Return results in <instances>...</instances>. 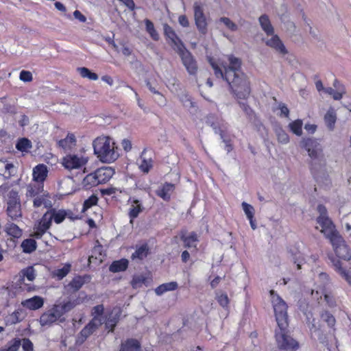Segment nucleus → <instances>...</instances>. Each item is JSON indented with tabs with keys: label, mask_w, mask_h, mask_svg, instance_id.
Instances as JSON below:
<instances>
[{
	"label": "nucleus",
	"mask_w": 351,
	"mask_h": 351,
	"mask_svg": "<svg viewBox=\"0 0 351 351\" xmlns=\"http://www.w3.org/2000/svg\"><path fill=\"white\" fill-rule=\"evenodd\" d=\"M229 64L221 68L211 58L208 62L217 78L223 79L229 85L231 93L237 99H247L251 93L250 82L247 75L241 71V59L228 56Z\"/></svg>",
	"instance_id": "nucleus-1"
},
{
	"label": "nucleus",
	"mask_w": 351,
	"mask_h": 351,
	"mask_svg": "<svg viewBox=\"0 0 351 351\" xmlns=\"http://www.w3.org/2000/svg\"><path fill=\"white\" fill-rule=\"evenodd\" d=\"M302 143L311 158L309 166L313 178L319 184L329 186L331 182L326 169V161L322 145L317 140L311 138H304Z\"/></svg>",
	"instance_id": "nucleus-2"
},
{
	"label": "nucleus",
	"mask_w": 351,
	"mask_h": 351,
	"mask_svg": "<svg viewBox=\"0 0 351 351\" xmlns=\"http://www.w3.org/2000/svg\"><path fill=\"white\" fill-rule=\"evenodd\" d=\"M77 304V300L56 301L51 308L41 315L38 320L40 325L43 327H50L54 324L65 322L64 315L73 309Z\"/></svg>",
	"instance_id": "nucleus-3"
},
{
	"label": "nucleus",
	"mask_w": 351,
	"mask_h": 351,
	"mask_svg": "<svg viewBox=\"0 0 351 351\" xmlns=\"http://www.w3.org/2000/svg\"><path fill=\"white\" fill-rule=\"evenodd\" d=\"M93 147L94 154L102 162H113L119 156L115 150L114 143L108 136L97 137L93 141Z\"/></svg>",
	"instance_id": "nucleus-4"
},
{
	"label": "nucleus",
	"mask_w": 351,
	"mask_h": 351,
	"mask_svg": "<svg viewBox=\"0 0 351 351\" xmlns=\"http://www.w3.org/2000/svg\"><path fill=\"white\" fill-rule=\"evenodd\" d=\"M270 295L278 326H289L286 302L274 290L270 291Z\"/></svg>",
	"instance_id": "nucleus-5"
},
{
	"label": "nucleus",
	"mask_w": 351,
	"mask_h": 351,
	"mask_svg": "<svg viewBox=\"0 0 351 351\" xmlns=\"http://www.w3.org/2000/svg\"><path fill=\"white\" fill-rule=\"evenodd\" d=\"M275 338L278 348L284 351H296L299 348L298 342L289 335L288 326L283 328L278 326L275 330Z\"/></svg>",
	"instance_id": "nucleus-6"
},
{
	"label": "nucleus",
	"mask_w": 351,
	"mask_h": 351,
	"mask_svg": "<svg viewBox=\"0 0 351 351\" xmlns=\"http://www.w3.org/2000/svg\"><path fill=\"white\" fill-rule=\"evenodd\" d=\"M6 213L12 221H19L22 217L21 204L16 191L8 192L6 199Z\"/></svg>",
	"instance_id": "nucleus-7"
},
{
	"label": "nucleus",
	"mask_w": 351,
	"mask_h": 351,
	"mask_svg": "<svg viewBox=\"0 0 351 351\" xmlns=\"http://www.w3.org/2000/svg\"><path fill=\"white\" fill-rule=\"evenodd\" d=\"M177 53L180 56L182 62L188 73L191 75H195L197 72L198 66L192 53L185 48L184 45H180L178 46Z\"/></svg>",
	"instance_id": "nucleus-8"
},
{
	"label": "nucleus",
	"mask_w": 351,
	"mask_h": 351,
	"mask_svg": "<svg viewBox=\"0 0 351 351\" xmlns=\"http://www.w3.org/2000/svg\"><path fill=\"white\" fill-rule=\"evenodd\" d=\"M336 255L343 260L349 261L351 258L349 248L345 240L340 234L330 240Z\"/></svg>",
	"instance_id": "nucleus-9"
},
{
	"label": "nucleus",
	"mask_w": 351,
	"mask_h": 351,
	"mask_svg": "<svg viewBox=\"0 0 351 351\" xmlns=\"http://www.w3.org/2000/svg\"><path fill=\"white\" fill-rule=\"evenodd\" d=\"M194 20L197 29L202 35L208 32V23L204 12V8L200 2H195L193 4Z\"/></svg>",
	"instance_id": "nucleus-10"
},
{
	"label": "nucleus",
	"mask_w": 351,
	"mask_h": 351,
	"mask_svg": "<svg viewBox=\"0 0 351 351\" xmlns=\"http://www.w3.org/2000/svg\"><path fill=\"white\" fill-rule=\"evenodd\" d=\"M317 223L322 227L321 232L329 241L339 234L331 219L328 217H317Z\"/></svg>",
	"instance_id": "nucleus-11"
},
{
	"label": "nucleus",
	"mask_w": 351,
	"mask_h": 351,
	"mask_svg": "<svg viewBox=\"0 0 351 351\" xmlns=\"http://www.w3.org/2000/svg\"><path fill=\"white\" fill-rule=\"evenodd\" d=\"M102 319L96 316L80 331L77 341L83 343L90 335H92L101 325Z\"/></svg>",
	"instance_id": "nucleus-12"
},
{
	"label": "nucleus",
	"mask_w": 351,
	"mask_h": 351,
	"mask_svg": "<svg viewBox=\"0 0 351 351\" xmlns=\"http://www.w3.org/2000/svg\"><path fill=\"white\" fill-rule=\"evenodd\" d=\"M87 159L77 155H67L63 158L62 165L67 169H78L87 162Z\"/></svg>",
	"instance_id": "nucleus-13"
},
{
	"label": "nucleus",
	"mask_w": 351,
	"mask_h": 351,
	"mask_svg": "<svg viewBox=\"0 0 351 351\" xmlns=\"http://www.w3.org/2000/svg\"><path fill=\"white\" fill-rule=\"evenodd\" d=\"M122 311L119 307L115 306L114 307L110 313L108 315L105 326L106 329H108L110 332H113L114 328L116 327L117 323L120 319V317L121 315Z\"/></svg>",
	"instance_id": "nucleus-14"
},
{
	"label": "nucleus",
	"mask_w": 351,
	"mask_h": 351,
	"mask_svg": "<svg viewBox=\"0 0 351 351\" xmlns=\"http://www.w3.org/2000/svg\"><path fill=\"white\" fill-rule=\"evenodd\" d=\"M95 174L99 182V184H104L110 180L114 173V170L110 167H101L99 168L95 171Z\"/></svg>",
	"instance_id": "nucleus-15"
},
{
	"label": "nucleus",
	"mask_w": 351,
	"mask_h": 351,
	"mask_svg": "<svg viewBox=\"0 0 351 351\" xmlns=\"http://www.w3.org/2000/svg\"><path fill=\"white\" fill-rule=\"evenodd\" d=\"M266 45L274 49L278 53L281 55H286L288 53L285 46L277 35L273 36L270 39L266 41Z\"/></svg>",
	"instance_id": "nucleus-16"
},
{
	"label": "nucleus",
	"mask_w": 351,
	"mask_h": 351,
	"mask_svg": "<svg viewBox=\"0 0 351 351\" xmlns=\"http://www.w3.org/2000/svg\"><path fill=\"white\" fill-rule=\"evenodd\" d=\"M21 304L26 308L35 311L40 308L43 306L44 300L42 297L36 295L23 300Z\"/></svg>",
	"instance_id": "nucleus-17"
},
{
	"label": "nucleus",
	"mask_w": 351,
	"mask_h": 351,
	"mask_svg": "<svg viewBox=\"0 0 351 351\" xmlns=\"http://www.w3.org/2000/svg\"><path fill=\"white\" fill-rule=\"evenodd\" d=\"M141 344L136 339L130 338L122 341L119 351H141Z\"/></svg>",
	"instance_id": "nucleus-18"
},
{
	"label": "nucleus",
	"mask_w": 351,
	"mask_h": 351,
	"mask_svg": "<svg viewBox=\"0 0 351 351\" xmlns=\"http://www.w3.org/2000/svg\"><path fill=\"white\" fill-rule=\"evenodd\" d=\"M132 202L131 207L129 209L128 215L130 219V223H132L133 220L136 219L138 215L143 210V206L140 200L136 199L130 198Z\"/></svg>",
	"instance_id": "nucleus-19"
},
{
	"label": "nucleus",
	"mask_w": 351,
	"mask_h": 351,
	"mask_svg": "<svg viewBox=\"0 0 351 351\" xmlns=\"http://www.w3.org/2000/svg\"><path fill=\"white\" fill-rule=\"evenodd\" d=\"M48 173L47 167L44 164H39L33 169V178L37 182H43Z\"/></svg>",
	"instance_id": "nucleus-20"
},
{
	"label": "nucleus",
	"mask_w": 351,
	"mask_h": 351,
	"mask_svg": "<svg viewBox=\"0 0 351 351\" xmlns=\"http://www.w3.org/2000/svg\"><path fill=\"white\" fill-rule=\"evenodd\" d=\"M164 28V33L167 38H168L171 43L176 46V51L178 50V46L180 45H183L182 40L180 39V38L177 36L175 31L173 29V28L169 26L168 24H165L163 26Z\"/></svg>",
	"instance_id": "nucleus-21"
},
{
	"label": "nucleus",
	"mask_w": 351,
	"mask_h": 351,
	"mask_svg": "<svg viewBox=\"0 0 351 351\" xmlns=\"http://www.w3.org/2000/svg\"><path fill=\"white\" fill-rule=\"evenodd\" d=\"M149 252V247L147 243H144L141 245H136V250L132 253L131 258L132 260L138 259L140 261L145 258Z\"/></svg>",
	"instance_id": "nucleus-22"
},
{
	"label": "nucleus",
	"mask_w": 351,
	"mask_h": 351,
	"mask_svg": "<svg viewBox=\"0 0 351 351\" xmlns=\"http://www.w3.org/2000/svg\"><path fill=\"white\" fill-rule=\"evenodd\" d=\"M174 184L166 182L161 189L156 191V193L165 201H169L171 197V193L174 190Z\"/></svg>",
	"instance_id": "nucleus-23"
},
{
	"label": "nucleus",
	"mask_w": 351,
	"mask_h": 351,
	"mask_svg": "<svg viewBox=\"0 0 351 351\" xmlns=\"http://www.w3.org/2000/svg\"><path fill=\"white\" fill-rule=\"evenodd\" d=\"M129 261L126 258H121L113 261L109 267V271L112 273L123 271L128 267Z\"/></svg>",
	"instance_id": "nucleus-24"
},
{
	"label": "nucleus",
	"mask_w": 351,
	"mask_h": 351,
	"mask_svg": "<svg viewBox=\"0 0 351 351\" xmlns=\"http://www.w3.org/2000/svg\"><path fill=\"white\" fill-rule=\"evenodd\" d=\"M88 278L86 276H77L73 278V280L69 283L67 287H69L73 292L79 291L82 287L86 282V278Z\"/></svg>",
	"instance_id": "nucleus-25"
},
{
	"label": "nucleus",
	"mask_w": 351,
	"mask_h": 351,
	"mask_svg": "<svg viewBox=\"0 0 351 351\" xmlns=\"http://www.w3.org/2000/svg\"><path fill=\"white\" fill-rule=\"evenodd\" d=\"M5 231L8 235L16 239L20 238L23 233L22 230L17 225L11 222L6 223Z\"/></svg>",
	"instance_id": "nucleus-26"
},
{
	"label": "nucleus",
	"mask_w": 351,
	"mask_h": 351,
	"mask_svg": "<svg viewBox=\"0 0 351 351\" xmlns=\"http://www.w3.org/2000/svg\"><path fill=\"white\" fill-rule=\"evenodd\" d=\"M258 21L263 30L267 35H273L274 30L269 21V16L267 14H263L259 17Z\"/></svg>",
	"instance_id": "nucleus-27"
},
{
	"label": "nucleus",
	"mask_w": 351,
	"mask_h": 351,
	"mask_svg": "<svg viewBox=\"0 0 351 351\" xmlns=\"http://www.w3.org/2000/svg\"><path fill=\"white\" fill-rule=\"evenodd\" d=\"M310 331L312 335L315 334V335L317 336L320 343L325 346H328L327 335L325 334L319 328L316 327L315 324H312V326L310 328Z\"/></svg>",
	"instance_id": "nucleus-28"
},
{
	"label": "nucleus",
	"mask_w": 351,
	"mask_h": 351,
	"mask_svg": "<svg viewBox=\"0 0 351 351\" xmlns=\"http://www.w3.org/2000/svg\"><path fill=\"white\" fill-rule=\"evenodd\" d=\"M337 121V115L335 111L332 108H330L324 116L325 123L329 130L332 131Z\"/></svg>",
	"instance_id": "nucleus-29"
},
{
	"label": "nucleus",
	"mask_w": 351,
	"mask_h": 351,
	"mask_svg": "<svg viewBox=\"0 0 351 351\" xmlns=\"http://www.w3.org/2000/svg\"><path fill=\"white\" fill-rule=\"evenodd\" d=\"M178 287L176 282L163 283L156 288L155 293L158 295H161L167 291L176 290Z\"/></svg>",
	"instance_id": "nucleus-30"
},
{
	"label": "nucleus",
	"mask_w": 351,
	"mask_h": 351,
	"mask_svg": "<svg viewBox=\"0 0 351 351\" xmlns=\"http://www.w3.org/2000/svg\"><path fill=\"white\" fill-rule=\"evenodd\" d=\"M82 185L86 189H90L93 186L99 185L95 172L88 174L83 179Z\"/></svg>",
	"instance_id": "nucleus-31"
},
{
	"label": "nucleus",
	"mask_w": 351,
	"mask_h": 351,
	"mask_svg": "<svg viewBox=\"0 0 351 351\" xmlns=\"http://www.w3.org/2000/svg\"><path fill=\"white\" fill-rule=\"evenodd\" d=\"M21 246L23 252L30 254L36 250L37 243L34 239H27L22 242Z\"/></svg>",
	"instance_id": "nucleus-32"
},
{
	"label": "nucleus",
	"mask_w": 351,
	"mask_h": 351,
	"mask_svg": "<svg viewBox=\"0 0 351 351\" xmlns=\"http://www.w3.org/2000/svg\"><path fill=\"white\" fill-rule=\"evenodd\" d=\"M52 216L50 210L43 215L38 224V226L43 228V232H46L50 228L53 220Z\"/></svg>",
	"instance_id": "nucleus-33"
},
{
	"label": "nucleus",
	"mask_w": 351,
	"mask_h": 351,
	"mask_svg": "<svg viewBox=\"0 0 351 351\" xmlns=\"http://www.w3.org/2000/svg\"><path fill=\"white\" fill-rule=\"evenodd\" d=\"M180 239L184 242L185 247L190 248L192 247H196L195 243L197 241V236L195 232H191L189 236H186L184 234H182L180 236Z\"/></svg>",
	"instance_id": "nucleus-34"
},
{
	"label": "nucleus",
	"mask_w": 351,
	"mask_h": 351,
	"mask_svg": "<svg viewBox=\"0 0 351 351\" xmlns=\"http://www.w3.org/2000/svg\"><path fill=\"white\" fill-rule=\"evenodd\" d=\"M321 319L323 322H326L328 327L332 328L333 333L335 331L334 328L336 324V319L335 317L328 311H323L320 315Z\"/></svg>",
	"instance_id": "nucleus-35"
},
{
	"label": "nucleus",
	"mask_w": 351,
	"mask_h": 351,
	"mask_svg": "<svg viewBox=\"0 0 351 351\" xmlns=\"http://www.w3.org/2000/svg\"><path fill=\"white\" fill-rule=\"evenodd\" d=\"M22 313L21 309H18L14 311L12 314L9 315L5 318L6 325L16 324L22 321L23 318L21 317Z\"/></svg>",
	"instance_id": "nucleus-36"
},
{
	"label": "nucleus",
	"mask_w": 351,
	"mask_h": 351,
	"mask_svg": "<svg viewBox=\"0 0 351 351\" xmlns=\"http://www.w3.org/2000/svg\"><path fill=\"white\" fill-rule=\"evenodd\" d=\"M75 143V137L73 134H68L66 137L64 139H61L58 141L60 147L64 149H70Z\"/></svg>",
	"instance_id": "nucleus-37"
},
{
	"label": "nucleus",
	"mask_w": 351,
	"mask_h": 351,
	"mask_svg": "<svg viewBox=\"0 0 351 351\" xmlns=\"http://www.w3.org/2000/svg\"><path fill=\"white\" fill-rule=\"evenodd\" d=\"M77 71L83 78H88L90 80H97L99 78L97 73L92 72L86 67H78Z\"/></svg>",
	"instance_id": "nucleus-38"
},
{
	"label": "nucleus",
	"mask_w": 351,
	"mask_h": 351,
	"mask_svg": "<svg viewBox=\"0 0 351 351\" xmlns=\"http://www.w3.org/2000/svg\"><path fill=\"white\" fill-rule=\"evenodd\" d=\"M274 131L279 143L282 144H287L289 143V135L281 127L276 126L274 129Z\"/></svg>",
	"instance_id": "nucleus-39"
},
{
	"label": "nucleus",
	"mask_w": 351,
	"mask_h": 351,
	"mask_svg": "<svg viewBox=\"0 0 351 351\" xmlns=\"http://www.w3.org/2000/svg\"><path fill=\"white\" fill-rule=\"evenodd\" d=\"M145 29L151 38L154 40H158L159 35L154 28V23L149 19H145Z\"/></svg>",
	"instance_id": "nucleus-40"
},
{
	"label": "nucleus",
	"mask_w": 351,
	"mask_h": 351,
	"mask_svg": "<svg viewBox=\"0 0 351 351\" xmlns=\"http://www.w3.org/2000/svg\"><path fill=\"white\" fill-rule=\"evenodd\" d=\"M32 147V142L26 138H20L16 144V148L22 152H27Z\"/></svg>",
	"instance_id": "nucleus-41"
},
{
	"label": "nucleus",
	"mask_w": 351,
	"mask_h": 351,
	"mask_svg": "<svg viewBox=\"0 0 351 351\" xmlns=\"http://www.w3.org/2000/svg\"><path fill=\"white\" fill-rule=\"evenodd\" d=\"M50 212L51 213V215H53V219L56 223H60L62 222L66 216V213L64 210H59L57 211L54 208H51Z\"/></svg>",
	"instance_id": "nucleus-42"
},
{
	"label": "nucleus",
	"mask_w": 351,
	"mask_h": 351,
	"mask_svg": "<svg viewBox=\"0 0 351 351\" xmlns=\"http://www.w3.org/2000/svg\"><path fill=\"white\" fill-rule=\"evenodd\" d=\"M302 121L297 119L289 123V127L291 131L297 136H301L302 134Z\"/></svg>",
	"instance_id": "nucleus-43"
},
{
	"label": "nucleus",
	"mask_w": 351,
	"mask_h": 351,
	"mask_svg": "<svg viewBox=\"0 0 351 351\" xmlns=\"http://www.w3.org/2000/svg\"><path fill=\"white\" fill-rule=\"evenodd\" d=\"M71 267V265L69 263H66L62 268L55 270L53 271V275L57 276L59 280H61L69 273Z\"/></svg>",
	"instance_id": "nucleus-44"
},
{
	"label": "nucleus",
	"mask_w": 351,
	"mask_h": 351,
	"mask_svg": "<svg viewBox=\"0 0 351 351\" xmlns=\"http://www.w3.org/2000/svg\"><path fill=\"white\" fill-rule=\"evenodd\" d=\"M21 345V339L15 338L12 341L8 343L2 351H17Z\"/></svg>",
	"instance_id": "nucleus-45"
},
{
	"label": "nucleus",
	"mask_w": 351,
	"mask_h": 351,
	"mask_svg": "<svg viewBox=\"0 0 351 351\" xmlns=\"http://www.w3.org/2000/svg\"><path fill=\"white\" fill-rule=\"evenodd\" d=\"M98 202V197L95 195H92L87 199H86L83 204L82 211H85L92 207L94 205H96Z\"/></svg>",
	"instance_id": "nucleus-46"
},
{
	"label": "nucleus",
	"mask_w": 351,
	"mask_h": 351,
	"mask_svg": "<svg viewBox=\"0 0 351 351\" xmlns=\"http://www.w3.org/2000/svg\"><path fill=\"white\" fill-rule=\"evenodd\" d=\"M0 167L4 168V172H0V175L3 176L5 178H10L12 175L11 169L14 168V165L11 163H7L4 161L0 160Z\"/></svg>",
	"instance_id": "nucleus-47"
},
{
	"label": "nucleus",
	"mask_w": 351,
	"mask_h": 351,
	"mask_svg": "<svg viewBox=\"0 0 351 351\" xmlns=\"http://www.w3.org/2000/svg\"><path fill=\"white\" fill-rule=\"evenodd\" d=\"M242 208L248 219L254 218V208L252 205L243 202L242 203Z\"/></svg>",
	"instance_id": "nucleus-48"
},
{
	"label": "nucleus",
	"mask_w": 351,
	"mask_h": 351,
	"mask_svg": "<svg viewBox=\"0 0 351 351\" xmlns=\"http://www.w3.org/2000/svg\"><path fill=\"white\" fill-rule=\"evenodd\" d=\"M219 21L223 23L230 30L235 32L238 29L237 25L228 17H221Z\"/></svg>",
	"instance_id": "nucleus-49"
},
{
	"label": "nucleus",
	"mask_w": 351,
	"mask_h": 351,
	"mask_svg": "<svg viewBox=\"0 0 351 351\" xmlns=\"http://www.w3.org/2000/svg\"><path fill=\"white\" fill-rule=\"evenodd\" d=\"M152 160L149 159V160L143 158L141 161V163L139 165V169L143 173H147L149 170L152 168Z\"/></svg>",
	"instance_id": "nucleus-50"
},
{
	"label": "nucleus",
	"mask_w": 351,
	"mask_h": 351,
	"mask_svg": "<svg viewBox=\"0 0 351 351\" xmlns=\"http://www.w3.org/2000/svg\"><path fill=\"white\" fill-rule=\"evenodd\" d=\"M325 92L328 95H331L335 100H339L342 98L343 93L335 90L331 87H328L324 89Z\"/></svg>",
	"instance_id": "nucleus-51"
},
{
	"label": "nucleus",
	"mask_w": 351,
	"mask_h": 351,
	"mask_svg": "<svg viewBox=\"0 0 351 351\" xmlns=\"http://www.w3.org/2000/svg\"><path fill=\"white\" fill-rule=\"evenodd\" d=\"M19 78L25 82H32L33 80L32 74L30 71L23 70L20 73Z\"/></svg>",
	"instance_id": "nucleus-52"
},
{
	"label": "nucleus",
	"mask_w": 351,
	"mask_h": 351,
	"mask_svg": "<svg viewBox=\"0 0 351 351\" xmlns=\"http://www.w3.org/2000/svg\"><path fill=\"white\" fill-rule=\"evenodd\" d=\"M23 274L30 281H32L35 278V270L33 267H28L25 269H23Z\"/></svg>",
	"instance_id": "nucleus-53"
},
{
	"label": "nucleus",
	"mask_w": 351,
	"mask_h": 351,
	"mask_svg": "<svg viewBox=\"0 0 351 351\" xmlns=\"http://www.w3.org/2000/svg\"><path fill=\"white\" fill-rule=\"evenodd\" d=\"M217 300L222 307H227L229 304V299L226 293H221L217 296Z\"/></svg>",
	"instance_id": "nucleus-54"
},
{
	"label": "nucleus",
	"mask_w": 351,
	"mask_h": 351,
	"mask_svg": "<svg viewBox=\"0 0 351 351\" xmlns=\"http://www.w3.org/2000/svg\"><path fill=\"white\" fill-rule=\"evenodd\" d=\"M22 348L24 351H33L34 345L31 340L28 338H24L22 339Z\"/></svg>",
	"instance_id": "nucleus-55"
},
{
	"label": "nucleus",
	"mask_w": 351,
	"mask_h": 351,
	"mask_svg": "<svg viewBox=\"0 0 351 351\" xmlns=\"http://www.w3.org/2000/svg\"><path fill=\"white\" fill-rule=\"evenodd\" d=\"M145 278L142 276H134L132 280V285L134 288L139 287L144 283Z\"/></svg>",
	"instance_id": "nucleus-56"
},
{
	"label": "nucleus",
	"mask_w": 351,
	"mask_h": 351,
	"mask_svg": "<svg viewBox=\"0 0 351 351\" xmlns=\"http://www.w3.org/2000/svg\"><path fill=\"white\" fill-rule=\"evenodd\" d=\"M104 311V305L99 304L93 308L92 314L93 315L94 317L96 316V317H100L101 319V315H102Z\"/></svg>",
	"instance_id": "nucleus-57"
},
{
	"label": "nucleus",
	"mask_w": 351,
	"mask_h": 351,
	"mask_svg": "<svg viewBox=\"0 0 351 351\" xmlns=\"http://www.w3.org/2000/svg\"><path fill=\"white\" fill-rule=\"evenodd\" d=\"M240 107L241 109L244 111V112L248 116L252 117L254 114L253 110L246 104L244 102H239Z\"/></svg>",
	"instance_id": "nucleus-58"
},
{
	"label": "nucleus",
	"mask_w": 351,
	"mask_h": 351,
	"mask_svg": "<svg viewBox=\"0 0 351 351\" xmlns=\"http://www.w3.org/2000/svg\"><path fill=\"white\" fill-rule=\"evenodd\" d=\"M220 137L222 139L223 142L226 144V149L227 152H230L233 149L232 145L230 143V141L229 139H226L224 137L223 131H220Z\"/></svg>",
	"instance_id": "nucleus-59"
},
{
	"label": "nucleus",
	"mask_w": 351,
	"mask_h": 351,
	"mask_svg": "<svg viewBox=\"0 0 351 351\" xmlns=\"http://www.w3.org/2000/svg\"><path fill=\"white\" fill-rule=\"evenodd\" d=\"M39 193V188H35L32 185L27 187V196L33 197H35Z\"/></svg>",
	"instance_id": "nucleus-60"
},
{
	"label": "nucleus",
	"mask_w": 351,
	"mask_h": 351,
	"mask_svg": "<svg viewBox=\"0 0 351 351\" xmlns=\"http://www.w3.org/2000/svg\"><path fill=\"white\" fill-rule=\"evenodd\" d=\"M121 145L123 147V149L126 152H128L132 149V143L131 141H130L128 138H124L121 141Z\"/></svg>",
	"instance_id": "nucleus-61"
},
{
	"label": "nucleus",
	"mask_w": 351,
	"mask_h": 351,
	"mask_svg": "<svg viewBox=\"0 0 351 351\" xmlns=\"http://www.w3.org/2000/svg\"><path fill=\"white\" fill-rule=\"evenodd\" d=\"M178 22L179 24L184 27H188L189 26V21L186 15H180L178 17Z\"/></svg>",
	"instance_id": "nucleus-62"
},
{
	"label": "nucleus",
	"mask_w": 351,
	"mask_h": 351,
	"mask_svg": "<svg viewBox=\"0 0 351 351\" xmlns=\"http://www.w3.org/2000/svg\"><path fill=\"white\" fill-rule=\"evenodd\" d=\"M324 299H325V301L326 302L327 304L329 306L333 307L335 306V300L333 296L330 295V294L325 293Z\"/></svg>",
	"instance_id": "nucleus-63"
},
{
	"label": "nucleus",
	"mask_w": 351,
	"mask_h": 351,
	"mask_svg": "<svg viewBox=\"0 0 351 351\" xmlns=\"http://www.w3.org/2000/svg\"><path fill=\"white\" fill-rule=\"evenodd\" d=\"M3 112L9 114H15L16 112V108L10 104H5L3 106Z\"/></svg>",
	"instance_id": "nucleus-64"
}]
</instances>
